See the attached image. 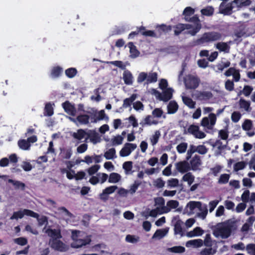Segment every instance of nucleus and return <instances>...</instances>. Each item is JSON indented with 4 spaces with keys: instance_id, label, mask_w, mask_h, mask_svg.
<instances>
[{
    "instance_id": "obj_1",
    "label": "nucleus",
    "mask_w": 255,
    "mask_h": 255,
    "mask_svg": "<svg viewBox=\"0 0 255 255\" xmlns=\"http://www.w3.org/2000/svg\"><path fill=\"white\" fill-rule=\"evenodd\" d=\"M195 9L190 7H186L183 10L182 14L184 16V19L187 22H192L194 24V28L186 32L192 36H195L201 29L202 25L197 14L194 15Z\"/></svg>"
},
{
    "instance_id": "obj_2",
    "label": "nucleus",
    "mask_w": 255,
    "mask_h": 255,
    "mask_svg": "<svg viewBox=\"0 0 255 255\" xmlns=\"http://www.w3.org/2000/svg\"><path fill=\"white\" fill-rule=\"evenodd\" d=\"M223 35L215 31L205 32L201 37L194 41L195 46H207L210 43L220 41L223 39Z\"/></svg>"
},
{
    "instance_id": "obj_3",
    "label": "nucleus",
    "mask_w": 255,
    "mask_h": 255,
    "mask_svg": "<svg viewBox=\"0 0 255 255\" xmlns=\"http://www.w3.org/2000/svg\"><path fill=\"white\" fill-rule=\"evenodd\" d=\"M233 227L232 223H225L223 226L215 231L213 234L216 237L220 236L222 239H227L231 236Z\"/></svg>"
},
{
    "instance_id": "obj_4",
    "label": "nucleus",
    "mask_w": 255,
    "mask_h": 255,
    "mask_svg": "<svg viewBox=\"0 0 255 255\" xmlns=\"http://www.w3.org/2000/svg\"><path fill=\"white\" fill-rule=\"evenodd\" d=\"M144 81L145 84L155 83L157 81V73L156 72H150L148 74L144 72H140L137 78V82L141 83Z\"/></svg>"
},
{
    "instance_id": "obj_5",
    "label": "nucleus",
    "mask_w": 255,
    "mask_h": 255,
    "mask_svg": "<svg viewBox=\"0 0 255 255\" xmlns=\"http://www.w3.org/2000/svg\"><path fill=\"white\" fill-rule=\"evenodd\" d=\"M87 113L89 114L88 115L90 116V120L92 123H96L98 121L103 120H109V117L106 115L104 110H102L100 111H98L96 110H93L92 112L88 111Z\"/></svg>"
},
{
    "instance_id": "obj_6",
    "label": "nucleus",
    "mask_w": 255,
    "mask_h": 255,
    "mask_svg": "<svg viewBox=\"0 0 255 255\" xmlns=\"http://www.w3.org/2000/svg\"><path fill=\"white\" fill-rule=\"evenodd\" d=\"M185 87L187 89H196L199 85L200 79L197 76L189 74L184 80Z\"/></svg>"
},
{
    "instance_id": "obj_7",
    "label": "nucleus",
    "mask_w": 255,
    "mask_h": 255,
    "mask_svg": "<svg viewBox=\"0 0 255 255\" xmlns=\"http://www.w3.org/2000/svg\"><path fill=\"white\" fill-rule=\"evenodd\" d=\"M216 122V116L215 114L211 113L209 115V118L204 117L202 119L201 123L202 126L206 127L208 129H212Z\"/></svg>"
},
{
    "instance_id": "obj_8",
    "label": "nucleus",
    "mask_w": 255,
    "mask_h": 255,
    "mask_svg": "<svg viewBox=\"0 0 255 255\" xmlns=\"http://www.w3.org/2000/svg\"><path fill=\"white\" fill-rule=\"evenodd\" d=\"M188 132L194 136L196 138L202 139L205 137L206 134L199 130V127L197 125H191L187 129Z\"/></svg>"
},
{
    "instance_id": "obj_9",
    "label": "nucleus",
    "mask_w": 255,
    "mask_h": 255,
    "mask_svg": "<svg viewBox=\"0 0 255 255\" xmlns=\"http://www.w3.org/2000/svg\"><path fill=\"white\" fill-rule=\"evenodd\" d=\"M68 118L70 121L76 124H77V123L80 125H84L89 124L90 116L87 114L79 115L76 118L71 117H69Z\"/></svg>"
},
{
    "instance_id": "obj_10",
    "label": "nucleus",
    "mask_w": 255,
    "mask_h": 255,
    "mask_svg": "<svg viewBox=\"0 0 255 255\" xmlns=\"http://www.w3.org/2000/svg\"><path fill=\"white\" fill-rule=\"evenodd\" d=\"M62 107L65 113L68 115L75 117L76 115L77 110L75 105L72 104L69 101H66L62 104Z\"/></svg>"
},
{
    "instance_id": "obj_11",
    "label": "nucleus",
    "mask_w": 255,
    "mask_h": 255,
    "mask_svg": "<svg viewBox=\"0 0 255 255\" xmlns=\"http://www.w3.org/2000/svg\"><path fill=\"white\" fill-rule=\"evenodd\" d=\"M136 148L135 143H126L120 151V155L122 157H126L129 155L132 151Z\"/></svg>"
},
{
    "instance_id": "obj_12",
    "label": "nucleus",
    "mask_w": 255,
    "mask_h": 255,
    "mask_svg": "<svg viewBox=\"0 0 255 255\" xmlns=\"http://www.w3.org/2000/svg\"><path fill=\"white\" fill-rule=\"evenodd\" d=\"M91 242L90 237H87L84 239H78L74 241L71 244V247L73 248H79L83 246L90 244Z\"/></svg>"
},
{
    "instance_id": "obj_13",
    "label": "nucleus",
    "mask_w": 255,
    "mask_h": 255,
    "mask_svg": "<svg viewBox=\"0 0 255 255\" xmlns=\"http://www.w3.org/2000/svg\"><path fill=\"white\" fill-rule=\"evenodd\" d=\"M190 170L197 171L200 170V166L202 164V161L200 157L198 155H195L194 156L190 161Z\"/></svg>"
},
{
    "instance_id": "obj_14",
    "label": "nucleus",
    "mask_w": 255,
    "mask_h": 255,
    "mask_svg": "<svg viewBox=\"0 0 255 255\" xmlns=\"http://www.w3.org/2000/svg\"><path fill=\"white\" fill-rule=\"evenodd\" d=\"M188 160L179 161L176 163V168L180 173H184L190 170V166Z\"/></svg>"
},
{
    "instance_id": "obj_15",
    "label": "nucleus",
    "mask_w": 255,
    "mask_h": 255,
    "mask_svg": "<svg viewBox=\"0 0 255 255\" xmlns=\"http://www.w3.org/2000/svg\"><path fill=\"white\" fill-rule=\"evenodd\" d=\"M196 99L200 101H206L213 97V94L209 91H197L195 94Z\"/></svg>"
},
{
    "instance_id": "obj_16",
    "label": "nucleus",
    "mask_w": 255,
    "mask_h": 255,
    "mask_svg": "<svg viewBox=\"0 0 255 255\" xmlns=\"http://www.w3.org/2000/svg\"><path fill=\"white\" fill-rule=\"evenodd\" d=\"M233 3H228L225 4L224 2H222L220 5L219 10L220 12L224 15H230L232 12L233 6Z\"/></svg>"
},
{
    "instance_id": "obj_17",
    "label": "nucleus",
    "mask_w": 255,
    "mask_h": 255,
    "mask_svg": "<svg viewBox=\"0 0 255 255\" xmlns=\"http://www.w3.org/2000/svg\"><path fill=\"white\" fill-rule=\"evenodd\" d=\"M90 139V141L94 144H96L100 141L99 134L94 130H88L86 139Z\"/></svg>"
},
{
    "instance_id": "obj_18",
    "label": "nucleus",
    "mask_w": 255,
    "mask_h": 255,
    "mask_svg": "<svg viewBox=\"0 0 255 255\" xmlns=\"http://www.w3.org/2000/svg\"><path fill=\"white\" fill-rule=\"evenodd\" d=\"M173 89L172 88H167L161 94L158 92L159 95V99L164 102H167L170 100L172 97Z\"/></svg>"
},
{
    "instance_id": "obj_19",
    "label": "nucleus",
    "mask_w": 255,
    "mask_h": 255,
    "mask_svg": "<svg viewBox=\"0 0 255 255\" xmlns=\"http://www.w3.org/2000/svg\"><path fill=\"white\" fill-rule=\"evenodd\" d=\"M139 124L142 127H144L145 126H150L152 125H156L158 124V122L156 120H153V117L152 116L147 115Z\"/></svg>"
},
{
    "instance_id": "obj_20",
    "label": "nucleus",
    "mask_w": 255,
    "mask_h": 255,
    "mask_svg": "<svg viewBox=\"0 0 255 255\" xmlns=\"http://www.w3.org/2000/svg\"><path fill=\"white\" fill-rule=\"evenodd\" d=\"M179 205V203L176 200H170L167 202V207H163L162 210H163L162 213H167L169 212L171 209H175Z\"/></svg>"
},
{
    "instance_id": "obj_21",
    "label": "nucleus",
    "mask_w": 255,
    "mask_h": 255,
    "mask_svg": "<svg viewBox=\"0 0 255 255\" xmlns=\"http://www.w3.org/2000/svg\"><path fill=\"white\" fill-rule=\"evenodd\" d=\"M8 182L11 183L13 185L15 190H20L21 191H24L25 189V184L20 181L9 179L8 180Z\"/></svg>"
},
{
    "instance_id": "obj_22",
    "label": "nucleus",
    "mask_w": 255,
    "mask_h": 255,
    "mask_svg": "<svg viewBox=\"0 0 255 255\" xmlns=\"http://www.w3.org/2000/svg\"><path fill=\"white\" fill-rule=\"evenodd\" d=\"M238 103L240 109H244L248 112L251 111L252 108L251 107V102L250 101H246L244 99L241 98Z\"/></svg>"
},
{
    "instance_id": "obj_23",
    "label": "nucleus",
    "mask_w": 255,
    "mask_h": 255,
    "mask_svg": "<svg viewBox=\"0 0 255 255\" xmlns=\"http://www.w3.org/2000/svg\"><path fill=\"white\" fill-rule=\"evenodd\" d=\"M133 76L129 70H125L123 73V80L127 85H131L133 83Z\"/></svg>"
},
{
    "instance_id": "obj_24",
    "label": "nucleus",
    "mask_w": 255,
    "mask_h": 255,
    "mask_svg": "<svg viewBox=\"0 0 255 255\" xmlns=\"http://www.w3.org/2000/svg\"><path fill=\"white\" fill-rule=\"evenodd\" d=\"M45 233L48 236L55 239H60L62 237L60 231L59 230L47 229Z\"/></svg>"
},
{
    "instance_id": "obj_25",
    "label": "nucleus",
    "mask_w": 255,
    "mask_h": 255,
    "mask_svg": "<svg viewBox=\"0 0 255 255\" xmlns=\"http://www.w3.org/2000/svg\"><path fill=\"white\" fill-rule=\"evenodd\" d=\"M216 48L219 51L228 53L230 52V46L228 43L221 42H218L216 45Z\"/></svg>"
},
{
    "instance_id": "obj_26",
    "label": "nucleus",
    "mask_w": 255,
    "mask_h": 255,
    "mask_svg": "<svg viewBox=\"0 0 255 255\" xmlns=\"http://www.w3.org/2000/svg\"><path fill=\"white\" fill-rule=\"evenodd\" d=\"M178 109V105L175 101H170L167 105V113L169 114L175 113Z\"/></svg>"
},
{
    "instance_id": "obj_27",
    "label": "nucleus",
    "mask_w": 255,
    "mask_h": 255,
    "mask_svg": "<svg viewBox=\"0 0 255 255\" xmlns=\"http://www.w3.org/2000/svg\"><path fill=\"white\" fill-rule=\"evenodd\" d=\"M168 229L167 228L163 229H157L152 236V239H160L163 238L168 233Z\"/></svg>"
},
{
    "instance_id": "obj_28",
    "label": "nucleus",
    "mask_w": 255,
    "mask_h": 255,
    "mask_svg": "<svg viewBox=\"0 0 255 255\" xmlns=\"http://www.w3.org/2000/svg\"><path fill=\"white\" fill-rule=\"evenodd\" d=\"M64 244L60 240L53 241L51 244V247L55 250L63 252L64 251Z\"/></svg>"
},
{
    "instance_id": "obj_29",
    "label": "nucleus",
    "mask_w": 255,
    "mask_h": 255,
    "mask_svg": "<svg viewBox=\"0 0 255 255\" xmlns=\"http://www.w3.org/2000/svg\"><path fill=\"white\" fill-rule=\"evenodd\" d=\"M204 233V231L199 227L195 228L193 231H191L187 233L188 237H193L201 236Z\"/></svg>"
},
{
    "instance_id": "obj_30",
    "label": "nucleus",
    "mask_w": 255,
    "mask_h": 255,
    "mask_svg": "<svg viewBox=\"0 0 255 255\" xmlns=\"http://www.w3.org/2000/svg\"><path fill=\"white\" fill-rule=\"evenodd\" d=\"M86 135H87V132L83 129H79L77 132H74L72 134L74 138L79 140H82Z\"/></svg>"
},
{
    "instance_id": "obj_31",
    "label": "nucleus",
    "mask_w": 255,
    "mask_h": 255,
    "mask_svg": "<svg viewBox=\"0 0 255 255\" xmlns=\"http://www.w3.org/2000/svg\"><path fill=\"white\" fill-rule=\"evenodd\" d=\"M182 99L183 103L186 106L190 109L195 108L196 103L191 98L187 96H182Z\"/></svg>"
},
{
    "instance_id": "obj_32",
    "label": "nucleus",
    "mask_w": 255,
    "mask_h": 255,
    "mask_svg": "<svg viewBox=\"0 0 255 255\" xmlns=\"http://www.w3.org/2000/svg\"><path fill=\"white\" fill-rule=\"evenodd\" d=\"M136 98L137 95L136 94H132L129 98H126L124 100L123 107L125 108L130 107Z\"/></svg>"
},
{
    "instance_id": "obj_33",
    "label": "nucleus",
    "mask_w": 255,
    "mask_h": 255,
    "mask_svg": "<svg viewBox=\"0 0 255 255\" xmlns=\"http://www.w3.org/2000/svg\"><path fill=\"white\" fill-rule=\"evenodd\" d=\"M63 72V69L60 66L54 67L50 73V76L53 78H57L59 77Z\"/></svg>"
},
{
    "instance_id": "obj_34",
    "label": "nucleus",
    "mask_w": 255,
    "mask_h": 255,
    "mask_svg": "<svg viewBox=\"0 0 255 255\" xmlns=\"http://www.w3.org/2000/svg\"><path fill=\"white\" fill-rule=\"evenodd\" d=\"M195 179V176L191 172H187L182 177V180L187 182L189 186H191Z\"/></svg>"
},
{
    "instance_id": "obj_35",
    "label": "nucleus",
    "mask_w": 255,
    "mask_h": 255,
    "mask_svg": "<svg viewBox=\"0 0 255 255\" xmlns=\"http://www.w3.org/2000/svg\"><path fill=\"white\" fill-rule=\"evenodd\" d=\"M182 224V222L180 220H178L176 222L174 228V234L183 235V230L181 226Z\"/></svg>"
},
{
    "instance_id": "obj_36",
    "label": "nucleus",
    "mask_w": 255,
    "mask_h": 255,
    "mask_svg": "<svg viewBox=\"0 0 255 255\" xmlns=\"http://www.w3.org/2000/svg\"><path fill=\"white\" fill-rule=\"evenodd\" d=\"M167 251L169 252L181 254L183 253L185 251V248L182 246H174L171 248H168L167 249Z\"/></svg>"
},
{
    "instance_id": "obj_37",
    "label": "nucleus",
    "mask_w": 255,
    "mask_h": 255,
    "mask_svg": "<svg viewBox=\"0 0 255 255\" xmlns=\"http://www.w3.org/2000/svg\"><path fill=\"white\" fill-rule=\"evenodd\" d=\"M18 145L20 149L27 150L30 149L31 145L28 143L27 139H20L18 141Z\"/></svg>"
},
{
    "instance_id": "obj_38",
    "label": "nucleus",
    "mask_w": 255,
    "mask_h": 255,
    "mask_svg": "<svg viewBox=\"0 0 255 255\" xmlns=\"http://www.w3.org/2000/svg\"><path fill=\"white\" fill-rule=\"evenodd\" d=\"M128 46L129 48V52L133 57L138 56L139 52L137 50L136 46L134 45L133 42H129L128 43Z\"/></svg>"
},
{
    "instance_id": "obj_39",
    "label": "nucleus",
    "mask_w": 255,
    "mask_h": 255,
    "mask_svg": "<svg viewBox=\"0 0 255 255\" xmlns=\"http://www.w3.org/2000/svg\"><path fill=\"white\" fill-rule=\"evenodd\" d=\"M121 179V175L115 172H113L110 174L108 181L110 183H116L118 182Z\"/></svg>"
},
{
    "instance_id": "obj_40",
    "label": "nucleus",
    "mask_w": 255,
    "mask_h": 255,
    "mask_svg": "<svg viewBox=\"0 0 255 255\" xmlns=\"http://www.w3.org/2000/svg\"><path fill=\"white\" fill-rule=\"evenodd\" d=\"M104 157L107 160L112 159L116 157V150L114 148L109 149L104 153Z\"/></svg>"
},
{
    "instance_id": "obj_41",
    "label": "nucleus",
    "mask_w": 255,
    "mask_h": 255,
    "mask_svg": "<svg viewBox=\"0 0 255 255\" xmlns=\"http://www.w3.org/2000/svg\"><path fill=\"white\" fill-rule=\"evenodd\" d=\"M198 210L201 211V213H198V216L204 219L208 214L207 206L205 204L203 205L201 202V208H198Z\"/></svg>"
},
{
    "instance_id": "obj_42",
    "label": "nucleus",
    "mask_w": 255,
    "mask_h": 255,
    "mask_svg": "<svg viewBox=\"0 0 255 255\" xmlns=\"http://www.w3.org/2000/svg\"><path fill=\"white\" fill-rule=\"evenodd\" d=\"M53 113L52 105L50 103H47L45 106L44 115L50 117L53 115Z\"/></svg>"
},
{
    "instance_id": "obj_43",
    "label": "nucleus",
    "mask_w": 255,
    "mask_h": 255,
    "mask_svg": "<svg viewBox=\"0 0 255 255\" xmlns=\"http://www.w3.org/2000/svg\"><path fill=\"white\" fill-rule=\"evenodd\" d=\"M187 206L189 208L190 211L193 212L196 208H201V202L200 201H190Z\"/></svg>"
},
{
    "instance_id": "obj_44",
    "label": "nucleus",
    "mask_w": 255,
    "mask_h": 255,
    "mask_svg": "<svg viewBox=\"0 0 255 255\" xmlns=\"http://www.w3.org/2000/svg\"><path fill=\"white\" fill-rule=\"evenodd\" d=\"M141 184V182L140 181L135 180L133 184L130 186V189L128 190L129 193L131 195L134 194Z\"/></svg>"
},
{
    "instance_id": "obj_45",
    "label": "nucleus",
    "mask_w": 255,
    "mask_h": 255,
    "mask_svg": "<svg viewBox=\"0 0 255 255\" xmlns=\"http://www.w3.org/2000/svg\"><path fill=\"white\" fill-rule=\"evenodd\" d=\"M251 0H234L232 3H235L238 7L246 6L250 5Z\"/></svg>"
},
{
    "instance_id": "obj_46",
    "label": "nucleus",
    "mask_w": 255,
    "mask_h": 255,
    "mask_svg": "<svg viewBox=\"0 0 255 255\" xmlns=\"http://www.w3.org/2000/svg\"><path fill=\"white\" fill-rule=\"evenodd\" d=\"M190 245L194 246L195 248H199L203 246V241L201 239H195L193 240L189 241L187 243V245Z\"/></svg>"
},
{
    "instance_id": "obj_47",
    "label": "nucleus",
    "mask_w": 255,
    "mask_h": 255,
    "mask_svg": "<svg viewBox=\"0 0 255 255\" xmlns=\"http://www.w3.org/2000/svg\"><path fill=\"white\" fill-rule=\"evenodd\" d=\"M123 168L126 174L130 173L132 168V162L129 161L125 162L123 165Z\"/></svg>"
},
{
    "instance_id": "obj_48",
    "label": "nucleus",
    "mask_w": 255,
    "mask_h": 255,
    "mask_svg": "<svg viewBox=\"0 0 255 255\" xmlns=\"http://www.w3.org/2000/svg\"><path fill=\"white\" fill-rule=\"evenodd\" d=\"M65 75L69 78H72L77 73V70L75 68H69L65 70Z\"/></svg>"
},
{
    "instance_id": "obj_49",
    "label": "nucleus",
    "mask_w": 255,
    "mask_h": 255,
    "mask_svg": "<svg viewBox=\"0 0 255 255\" xmlns=\"http://www.w3.org/2000/svg\"><path fill=\"white\" fill-rule=\"evenodd\" d=\"M201 14L206 16H211L214 13V8L212 6H208L201 10Z\"/></svg>"
},
{
    "instance_id": "obj_50",
    "label": "nucleus",
    "mask_w": 255,
    "mask_h": 255,
    "mask_svg": "<svg viewBox=\"0 0 255 255\" xmlns=\"http://www.w3.org/2000/svg\"><path fill=\"white\" fill-rule=\"evenodd\" d=\"M173 27L175 28L174 30V35L176 36L179 35L180 34L182 33L184 30V28L183 27V23H178L177 24L174 25Z\"/></svg>"
},
{
    "instance_id": "obj_51",
    "label": "nucleus",
    "mask_w": 255,
    "mask_h": 255,
    "mask_svg": "<svg viewBox=\"0 0 255 255\" xmlns=\"http://www.w3.org/2000/svg\"><path fill=\"white\" fill-rule=\"evenodd\" d=\"M24 216V210L21 211L14 212L12 215L10 217V219L11 220H18V219L22 218Z\"/></svg>"
},
{
    "instance_id": "obj_52",
    "label": "nucleus",
    "mask_w": 255,
    "mask_h": 255,
    "mask_svg": "<svg viewBox=\"0 0 255 255\" xmlns=\"http://www.w3.org/2000/svg\"><path fill=\"white\" fill-rule=\"evenodd\" d=\"M13 242L14 243L22 246H25L28 243L27 239L24 237H19L14 239L13 240Z\"/></svg>"
},
{
    "instance_id": "obj_53",
    "label": "nucleus",
    "mask_w": 255,
    "mask_h": 255,
    "mask_svg": "<svg viewBox=\"0 0 255 255\" xmlns=\"http://www.w3.org/2000/svg\"><path fill=\"white\" fill-rule=\"evenodd\" d=\"M187 146L188 144L186 142H182L177 146L176 149L179 153H184L187 149Z\"/></svg>"
},
{
    "instance_id": "obj_54",
    "label": "nucleus",
    "mask_w": 255,
    "mask_h": 255,
    "mask_svg": "<svg viewBox=\"0 0 255 255\" xmlns=\"http://www.w3.org/2000/svg\"><path fill=\"white\" fill-rule=\"evenodd\" d=\"M252 127V121L250 120H246L242 125L243 129L246 131L250 130Z\"/></svg>"
},
{
    "instance_id": "obj_55",
    "label": "nucleus",
    "mask_w": 255,
    "mask_h": 255,
    "mask_svg": "<svg viewBox=\"0 0 255 255\" xmlns=\"http://www.w3.org/2000/svg\"><path fill=\"white\" fill-rule=\"evenodd\" d=\"M123 140L124 137L122 136L118 135L112 139V144L113 145H120L123 143Z\"/></svg>"
},
{
    "instance_id": "obj_56",
    "label": "nucleus",
    "mask_w": 255,
    "mask_h": 255,
    "mask_svg": "<svg viewBox=\"0 0 255 255\" xmlns=\"http://www.w3.org/2000/svg\"><path fill=\"white\" fill-rule=\"evenodd\" d=\"M195 152H196V146L193 144L190 145L189 149L187 152L186 159L189 160L191 158L192 155Z\"/></svg>"
},
{
    "instance_id": "obj_57",
    "label": "nucleus",
    "mask_w": 255,
    "mask_h": 255,
    "mask_svg": "<svg viewBox=\"0 0 255 255\" xmlns=\"http://www.w3.org/2000/svg\"><path fill=\"white\" fill-rule=\"evenodd\" d=\"M156 28L158 29V30L160 32H167L169 31H170L172 29V27L171 25H166L165 24H161L160 25H158L156 27Z\"/></svg>"
},
{
    "instance_id": "obj_58",
    "label": "nucleus",
    "mask_w": 255,
    "mask_h": 255,
    "mask_svg": "<svg viewBox=\"0 0 255 255\" xmlns=\"http://www.w3.org/2000/svg\"><path fill=\"white\" fill-rule=\"evenodd\" d=\"M118 188L117 186H110L106 188L103 191L102 194L109 195L114 193L115 190Z\"/></svg>"
},
{
    "instance_id": "obj_59",
    "label": "nucleus",
    "mask_w": 255,
    "mask_h": 255,
    "mask_svg": "<svg viewBox=\"0 0 255 255\" xmlns=\"http://www.w3.org/2000/svg\"><path fill=\"white\" fill-rule=\"evenodd\" d=\"M253 91V88L252 86L249 85H245L244 87L242 92L246 97H249Z\"/></svg>"
},
{
    "instance_id": "obj_60",
    "label": "nucleus",
    "mask_w": 255,
    "mask_h": 255,
    "mask_svg": "<svg viewBox=\"0 0 255 255\" xmlns=\"http://www.w3.org/2000/svg\"><path fill=\"white\" fill-rule=\"evenodd\" d=\"M163 113L161 108H155L152 112V116L153 118H160Z\"/></svg>"
},
{
    "instance_id": "obj_61",
    "label": "nucleus",
    "mask_w": 255,
    "mask_h": 255,
    "mask_svg": "<svg viewBox=\"0 0 255 255\" xmlns=\"http://www.w3.org/2000/svg\"><path fill=\"white\" fill-rule=\"evenodd\" d=\"M153 185L157 188H161L165 185V182L161 178H158L153 181Z\"/></svg>"
},
{
    "instance_id": "obj_62",
    "label": "nucleus",
    "mask_w": 255,
    "mask_h": 255,
    "mask_svg": "<svg viewBox=\"0 0 255 255\" xmlns=\"http://www.w3.org/2000/svg\"><path fill=\"white\" fill-rule=\"evenodd\" d=\"M242 115L239 112H234L231 115L232 121L234 123H237L241 118Z\"/></svg>"
},
{
    "instance_id": "obj_63",
    "label": "nucleus",
    "mask_w": 255,
    "mask_h": 255,
    "mask_svg": "<svg viewBox=\"0 0 255 255\" xmlns=\"http://www.w3.org/2000/svg\"><path fill=\"white\" fill-rule=\"evenodd\" d=\"M100 166L98 164H96L92 166L88 169V172L90 175H93L95 174L100 169Z\"/></svg>"
},
{
    "instance_id": "obj_64",
    "label": "nucleus",
    "mask_w": 255,
    "mask_h": 255,
    "mask_svg": "<svg viewBox=\"0 0 255 255\" xmlns=\"http://www.w3.org/2000/svg\"><path fill=\"white\" fill-rule=\"evenodd\" d=\"M196 152L201 154H205L208 152V149L204 145L196 146Z\"/></svg>"
}]
</instances>
